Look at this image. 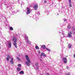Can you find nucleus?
Returning <instances> with one entry per match:
<instances>
[{"label":"nucleus","instance_id":"obj_43","mask_svg":"<svg viewBox=\"0 0 75 75\" xmlns=\"http://www.w3.org/2000/svg\"><path fill=\"white\" fill-rule=\"evenodd\" d=\"M39 14H40V13H39Z\"/></svg>","mask_w":75,"mask_h":75},{"label":"nucleus","instance_id":"obj_12","mask_svg":"<svg viewBox=\"0 0 75 75\" xmlns=\"http://www.w3.org/2000/svg\"><path fill=\"white\" fill-rule=\"evenodd\" d=\"M19 74H24V71H21L20 72Z\"/></svg>","mask_w":75,"mask_h":75},{"label":"nucleus","instance_id":"obj_5","mask_svg":"<svg viewBox=\"0 0 75 75\" xmlns=\"http://www.w3.org/2000/svg\"><path fill=\"white\" fill-rule=\"evenodd\" d=\"M68 37L69 38H71L72 37V33L71 32H68Z\"/></svg>","mask_w":75,"mask_h":75},{"label":"nucleus","instance_id":"obj_14","mask_svg":"<svg viewBox=\"0 0 75 75\" xmlns=\"http://www.w3.org/2000/svg\"><path fill=\"white\" fill-rule=\"evenodd\" d=\"M27 42L28 44H29V45L31 44V43L30 42V41L28 39L27 40Z\"/></svg>","mask_w":75,"mask_h":75},{"label":"nucleus","instance_id":"obj_9","mask_svg":"<svg viewBox=\"0 0 75 75\" xmlns=\"http://www.w3.org/2000/svg\"><path fill=\"white\" fill-rule=\"evenodd\" d=\"M41 56H42L43 57H46L45 54L44 53H41Z\"/></svg>","mask_w":75,"mask_h":75},{"label":"nucleus","instance_id":"obj_11","mask_svg":"<svg viewBox=\"0 0 75 75\" xmlns=\"http://www.w3.org/2000/svg\"><path fill=\"white\" fill-rule=\"evenodd\" d=\"M42 47H43V49H45V48H46L45 46L44 45H42V46H41V48H42Z\"/></svg>","mask_w":75,"mask_h":75},{"label":"nucleus","instance_id":"obj_29","mask_svg":"<svg viewBox=\"0 0 75 75\" xmlns=\"http://www.w3.org/2000/svg\"><path fill=\"white\" fill-rule=\"evenodd\" d=\"M44 3H47V1H46V0H45L44 1Z\"/></svg>","mask_w":75,"mask_h":75},{"label":"nucleus","instance_id":"obj_37","mask_svg":"<svg viewBox=\"0 0 75 75\" xmlns=\"http://www.w3.org/2000/svg\"><path fill=\"white\" fill-rule=\"evenodd\" d=\"M58 15H59V14L58 13L57 14V16H58Z\"/></svg>","mask_w":75,"mask_h":75},{"label":"nucleus","instance_id":"obj_18","mask_svg":"<svg viewBox=\"0 0 75 75\" xmlns=\"http://www.w3.org/2000/svg\"><path fill=\"white\" fill-rule=\"evenodd\" d=\"M35 48L36 49H38V50H39V47L37 45L36 46H35Z\"/></svg>","mask_w":75,"mask_h":75},{"label":"nucleus","instance_id":"obj_7","mask_svg":"<svg viewBox=\"0 0 75 75\" xmlns=\"http://www.w3.org/2000/svg\"><path fill=\"white\" fill-rule=\"evenodd\" d=\"M34 8L36 10H37V8H38V5L35 4L34 5Z\"/></svg>","mask_w":75,"mask_h":75},{"label":"nucleus","instance_id":"obj_8","mask_svg":"<svg viewBox=\"0 0 75 75\" xmlns=\"http://www.w3.org/2000/svg\"><path fill=\"white\" fill-rule=\"evenodd\" d=\"M25 57H26V58L27 61L30 60V59H29V57H28V55H26Z\"/></svg>","mask_w":75,"mask_h":75},{"label":"nucleus","instance_id":"obj_34","mask_svg":"<svg viewBox=\"0 0 75 75\" xmlns=\"http://www.w3.org/2000/svg\"><path fill=\"white\" fill-rule=\"evenodd\" d=\"M74 58H75V53L74 54Z\"/></svg>","mask_w":75,"mask_h":75},{"label":"nucleus","instance_id":"obj_1","mask_svg":"<svg viewBox=\"0 0 75 75\" xmlns=\"http://www.w3.org/2000/svg\"><path fill=\"white\" fill-rule=\"evenodd\" d=\"M13 41L14 43H13V45L15 48H17V39L16 37H14L13 39Z\"/></svg>","mask_w":75,"mask_h":75},{"label":"nucleus","instance_id":"obj_4","mask_svg":"<svg viewBox=\"0 0 75 75\" xmlns=\"http://www.w3.org/2000/svg\"><path fill=\"white\" fill-rule=\"evenodd\" d=\"M63 61L64 64H67V58H63Z\"/></svg>","mask_w":75,"mask_h":75},{"label":"nucleus","instance_id":"obj_27","mask_svg":"<svg viewBox=\"0 0 75 75\" xmlns=\"http://www.w3.org/2000/svg\"><path fill=\"white\" fill-rule=\"evenodd\" d=\"M47 50V51H51V50H50V49L47 48L46 49Z\"/></svg>","mask_w":75,"mask_h":75},{"label":"nucleus","instance_id":"obj_32","mask_svg":"<svg viewBox=\"0 0 75 75\" xmlns=\"http://www.w3.org/2000/svg\"><path fill=\"white\" fill-rule=\"evenodd\" d=\"M67 69H69V67L68 66H67Z\"/></svg>","mask_w":75,"mask_h":75},{"label":"nucleus","instance_id":"obj_36","mask_svg":"<svg viewBox=\"0 0 75 75\" xmlns=\"http://www.w3.org/2000/svg\"><path fill=\"white\" fill-rule=\"evenodd\" d=\"M75 30V28H74L73 29V30Z\"/></svg>","mask_w":75,"mask_h":75},{"label":"nucleus","instance_id":"obj_13","mask_svg":"<svg viewBox=\"0 0 75 75\" xmlns=\"http://www.w3.org/2000/svg\"><path fill=\"white\" fill-rule=\"evenodd\" d=\"M68 47L70 49L71 48V44L69 43V45H68Z\"/></svg>","mask_w":75,"mask_h":75},{"label":"nucleus","instance_id":"obj_21","mask_svg":"<svg viewBox=\"0 0 75 75\" xmlns=\"http://www.w3.org/2000/svg\"><path fill=\"white\" fill-rule=\"evenodd\" d=\"M9 28H10V30H13V28L12 27H10Z\"/></svg>","mask_w":75,"mask_h":75},{"label":"nucleus","instance_id":"obj_23","mask_svg":"<svg viewBox=\"0 0 75 75\" xmlns=\"http://www.w3.org/2000/svg\"><path fill=\"white\" fill-rule=\"evenodd\" d=\"M26 39L27 40H28V36H26Z\"/></svg>","mask_w":75,"mask_h":75},{"label":"nucleus","instance_id":"obj_26","mask_svg":"<svg viewBox=\"0 0 75 75\" xmlns=\"http://www.w3.org/2000/svg\"><path fill=\"white\" fill-rule=\"evenodd\" d=\"M67 75H71V74H70V73H69V72H68V73L67 74Z\"/></svg>","mask_w":75,"mask_h":75},{"label":"nucleus","instance_id":"obj_25","mask_svg":"<svg viewBox=\"0 0 75 75\" xmlns=\"http://www.w3.org/2000/svg\"><path fill=\"white\" fill-rule=\"evenodd\" d=\"M46 12L47 13V15H48V14H49V11H46Z\"/></svg>","mask_w":75,"mask_h":75},{"label":"nucleus","instance_id":"obj_38","mask_svg":"<svg viewBox=\"0 0 75 75\" xmlns=\"http://www.w3.org/2000/svg\"><path fill=\"white\" fill-rule=\"evenodd\" d=\"M39 53H40V51H39V52H38Z\"/></svg>","mask_w":75,"mask_h":75},{"label":"nucleus","instance_id":"obj_24","mask_svg":"<svg viewBox=\"0 0 75 75\" xmlns=\"http://www.w3.org/2000/svg\"><path fill=\"white\" fill-rule=\"evenodd\" d=\"M18 66L19 67H21V64H19L18 65Z\"/></svg>","mask_w":75,"mask_h":75},{"label":"nucleus","instance_id":"obj_41","mask_svg":"<svg viewBox=\"0 0 75 75\" xmlns=\"http://www.w3.org/2000/svg\"><path fill=\"white\" fill-rule=\"evenodd\" d=\"M40 75H43L42 74H41Z\"/></svg>","mask_w":75,"mask_h":75},{"label":"nucleus","instance_id":"obj_42","mask_svg":"<svg viewBox=\"0 0 75 75\" xmlns=\"http://www.w3.org/2000/svg\"><path fill=\"white\" fill-rule=\"evenodd\" d=\"M74 28V27H72V28Z\"/></svg>","mask_w":75,"mask_h":75},{"label":"nucleus","instance_id":"obj_10","mask_svg":"<svg viewBox=\"0 0 75 75\" xmlns=\"http://www.w3.org/2000/svg\"><path fill=\"white\" fill-rule=\"evenodd\" d=\"M10 58V56H8L6 58V60L7 61H9V59Z\"/></svg>","mask_w":75,"mask_h":75},{"label":"nucleus","instance_id":"obj_22","mask_svg":"<svg viewBox=\"0 0 75 75\" xmlns=\"http://www.w3.org/2000/svg\"><path fill=\"white\" fill-rule=\"evenodd\" d=\"M69 7H72L71 3V4H69Z\"/></svg>","mask_w":75,"mask_h":75},{"label":"nucleus","instance_id":"obj_33","mask_svg":"<svg viewBox=\"0 0 75 75\" xmlns=\"http://www.w3.org/2000/svg\"><path fill=\"white\" fill-rule=\"evenodd\" d=\"M66 21V19L65 18L64 20V21Z\"/></svg>","mask_w":75,"mask_h":75},{"label":"nucleus","instance_id":"obj_16","mask_svg":"<svg viewBox=\"0 0 75 75\" xmlns=\"http://www.w3.org/2000/svg\"><path fill=\"white\" fill-rule=\"evenodd\" d=\"M16 58L18 61H21V59H20V58L18 57H17Z\"/></svg>","mask_w":75,"mask_h":75},{"label":"nucleus","instance_id":"obj_2","mask_svg":"<svg viewBox=\"0 0 75 75\" xmlns=\"http://www.w3.org/2000/svg\"><path fill=\"white\" fill-rule=\"evenodd\" d=\"M32 11V9H30V8H27V11L26 12V14L28 15V14H29L31 13V12Z\"/></svg>","mask_w":75,"mask_h":75},{"label":"nucleus","instance_id":"obj_19","mask_svg":"<svg viewBox=\"0 0 75 75\" xmlns=\"http://www.w3.org/2000/svg\"><path fill=\"white\" fill-rule=\"evenodd\" d=\"M10 62L11 63V64H13L14 63V61H13V60H11Z\"/></svg>","mask_w":75,"mask_h":75},{"label":"nucleus","instance_id":"obj_20","mask_svg":"<svg viewBox=\"0 0 75 75\" xmlns=\"http://www.w3.org/2000/svg\"><path fill=\"white\" fill-rule=\"evenodd\" d=\"M35 65L36 67H38V64L37 63H36Z\"/></svg>","mask_w":75,"mask_h":75},{"label":"nucleus","instance_id":"obj_28","mask_svg":"<svg viewBox=\"0 0 75 75\" xmlns=\"http://www.w3.org/2000/svg\"><path fill=\"white\" fill-rule=\"evenodd\" d=\"M69 4H71V0H69Z\"/></svg>","mask_w":75,"mask_h":75},{"label":"nucleus","instance_id":"obj_40","mask_svg":"<svg viewBox=\"0 0 75 75\" xmlns=\"http://www.w3.org/2000/svg\"><path fill=\"white\" fill-rule=\"evenodd\" d=\"M40 61H42V59H40Z\"/></svg>","mask_w":75,"mask_h":75},{"label":"nucleus","instance_id":"obj_31","mask_svg":"<svg viewBox=\"0 0 75 75\" xmlns=\"http://www.w3.org/2000/svg\"><path fill=\"white\" fill-rule=\"evenodd\" d=\"M11 61H13V58H11Z\"/></svg>","mask_w":75,"mask_h":75},{"label":"nucleus","instance_id":"obj_39","mask_svg":"<svg viewBox=\"0 0 75 75\" xmlns=\"http://www.w3.org/2000/svg\"><path fill=\"white\" fill-rule=\"evenodd\" d=\"M20 1V0H18V1Z\"/></svg>","mask_w":75,"mask_h":75},{"label":"nucleus","instance_id":"obj_6","mask_svg":"<svg viewBox=\"0 0 75 75\" xmlns=\"http://www.w3.org/2000/svg\"><path fill=\"white\" fill-rule=\"evenodd\" d=\"M8 44L9 48H11V42H8Z\"/></svg>","mask_w":75,"mask_h":75},{"label":"nucleus","instance_id":"obj_3","mask_svg":"<svg viewBox=\"0 0 75 75\" xmlns=\"http://www.w3.org/2000/svg\"><path fill=\"white\" fill-rule=\"evenodd\" d=\"M28 62H26L25 64L27 66H28V67H30V63H31V62L30 60L27 61Z\"/></svg>","mask_w":75,"mask_h":75},{"label":"nucleus","instance_id":"obj_35","mask_svg":"<svg viewBox=\"0 0 75 75\" xmlns=\"http://www.w3.org/2000/svg\"><path fill=\"white\" fill-rule=\"evenodd\" d=\"M36 69H38V67H37Z\"/></svg>","mask_w":75,"mask_h":75},{"label":"nucleus","instance_id":"obj_17","mask_svg":"<svg viewBox=\"0 0 75 75\" xmlns=\"http://www.w3.org/2000/svg\"><path fill=\"white\" fill-rule=\"evenodd\" d=\"M19 4H21V5H22L23 4V1H20L19 2Z\"/></svg>","mask_w":75,"mask_h":75},{"label":"nucleus","instance_id":"obj_15","mask_svg":"<svg viewBox=\"0 0 75 75\" xmlns=\"http://www.w3.org/2000/svg\"><path fill=\"white\" fill-rule=\"evenodd\" d=\"M17 69L18 71H21V69L20 67H18Z\"/></svg>","mask_w":75,"mask_h":75},{"label":"nucleus","instance_id":"obj_30","mask_svg":"<svg viewBox=\"0 0 75 75\" xmlns=\"http://www.w3.org/2000/svg\"><path fill=\"white\" fill-rule=\"evenodd\" d=\"M70 25V24H69V25H68V28H71V27H69Z\"/></svg>","mask_w":75,"mask_h":75}]
</instances>
